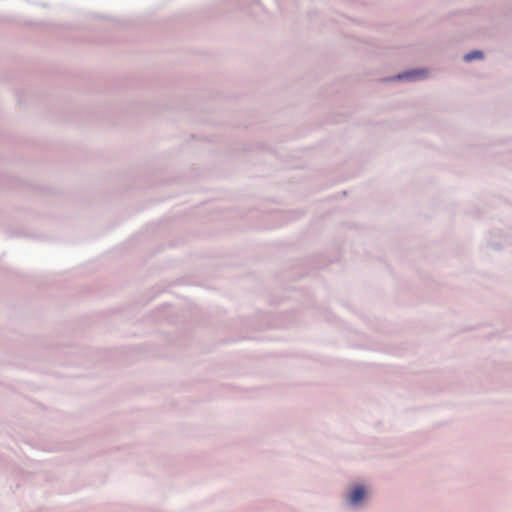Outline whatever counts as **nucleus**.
I'll return each mask as SVG.
<instances>
[{
	"label": "nucleus",
	"mask_w": 512,
	"mask_h": 512,
	"mask_svg": "<svg viewBox=\"0 0 512 512\" xmlns=\"http://www.w3.org/2000/svg\"><path fill=\"white\" fill-rule=\"evenodd\" d=\"M364 494H365V491L362 486L355 487L349 497L351 504H353V505L359 504V502L363 499Z\"/></svg>",
	"instance_id": "1"
},
{
	"label": "nucleus",
	"mask_w": 512,
	"mask_h": 512,
	"mask_svg": "<svg viewBox=\"0 0 512 512\" xmlns=\"http://www.w3.org/2000/svg\"><path fill=\"white\" fill-rule=\"evenodd\" d=\"M482 57H483V54H482V52H481V51H474V52H471V53H469V54H466V55L464 56V59H465L466 61H471V60H473V59H481Z\"/></svg>",
	"instance_id": "2"
},
{
	"label": "nucleus",
	"mask_w": 512,
	"mask_h": 512,
	"mask_svg": "<svg viewBox=\"0 0 512 512\" xmlns=\"http://www.w3.org/2000/svg\"><path fill=\"white\" fill-rule=\"evenodd\" d=\"M420 73H421L420 71H413V72H410V73L405 74V75H404V77H409V78H411V77H413L414 75H416V74H420ZM397 78H398V79H401V78H403V76H402V75H398V77H397Z\"/></svg>",
	"instance_id": "3"
}]
</instances>
